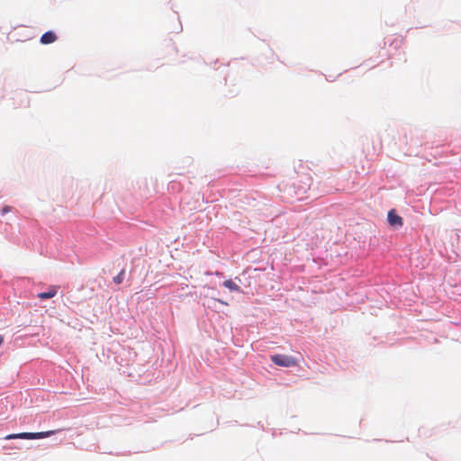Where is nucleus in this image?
<instances>
[{
    "label": "nucleus",
    "mask_w": 461,
    "mask_h": 461,
    "mask_svg": "<svg viewBox=\"0 0 461 461\" xmlns=\"http://www.w3.org/2000/svg\"><path fill=\"white\" fill-rule=\"evenodd\" d=\"M271 361L279 366L292 367L297 366V361L291 356L276 354L271 356Z\"/></svg>",
    "instance_id": "2"
},
{
    "label": "nucleus",
    "mask_w": 461,
    "mask_h": 461,
    "mask_svg": "<svg viewBox=\"0 0 461 461\" xmlns=\"http://www.w3.org/2000/svg\"><path fill=\"white\" fill-rule=\"evenodd\" d=\"M13 211V207L10 205H5L3 207V209L0 211L1 215H5L7 212H10Z\"/></svg>",
    "instance_id": "8"
},
{
    "label": "nucleus",
    "mask_w": 461,
    "mask_h": 461,
    "mask_svg": "<svg viewBox=\"0 0 461 461\" xmlns=\"http://www.w3.org/2000/svg\"><path fill=\"white\" fill-rule=\"evenodd\" d=\"M55 433L54 430L42 431V432H22L16 434H9L5 438V439H39L48 438Z\"/></svg>",
    "instance_id": "1"
},
{
    "label": "nucleus",
    "mask_w": 461,
    "mask_h": 461,
    "mask_svg": "<svg viewBox=\"0 0 461 461\" xmlns=\"http://www.w3.org/2000/svg\"><path fill=\"white\" fill-rule=\"evenodd\" d=\"M124 269H122L116 276L113 277V282L115 284H121L122 283L123 279H124Z\"/></svg>",
    "instance_id": "7"
},
{
    "label": "nucleus",
    "mask_w": 461,
    "mask_h": 461,
    "mask_svg": "<svg viewBox=\"0 0 461 461\" xmlns=\"http://www.w3.org/2000/svg\"><path fill=\"white\" fill-rule=\"evenodd\" d=\"M4 336L3 335H0V347L3 345L4 343Z\"/></svg>",
    "instance_id": "9"
},
{
    "label": "nucleus",
    "mask_w": 461,
    "mask_h": 461,
    "mask_svg": "<svg viewBox=\"0 0 461 461\" xmlns=\"http://www.w3.org/2000/svg\"><path fill=\"white\" fill-rule=\"evenodd\" d=\"M387 219H388L390 225L394 228L402 227L403 224L402 218L401 216H399L395 212V210H393V209L389 211Z\"/></svg>",
    "instance_id": "3"
},
{
    "label": "nucleus",
    "mask_w": 461,
    "mask_h": 461,
    "mask_svg": "<svg viewBox=\"0 0 461 461\" xmlns=\"http://www.w3.org/2000/svg\"><path fill=\"white\" fill-rule=\"evenodd\" d=\"M218 301H219L221 303H222V304H227L226 303H224V302H223V301H221V300H218Z\"/></svg>",
    "instance_id": "10"
},
{
    "label": "nucleus",
    "mask_w": 461,
    "mask_h": 461,
    "mask_svg": "<svg viewBox=\"0 0 461 461\" xmlns=\"http://www.w3.org/2000/svg\"><path fill=\"white\" fill-rule=\"evenodd\" d=\"M57 292H58V286L51 285L49 287L47 292L40 293V294H38L37 296L41 300L50 299V298L54 297L57 294Z\"/></svg>",
    "instance_id": "5"
},
{
    "label": "nucleus",
    "mask_w": 461,
    "mask_h": 461,
    "mask_svg": "<svg viewBox=\"0 0 461 461\" xmlns=\"http://www.w3.org/2000/svg\"><path fill=\"white\" fill-rule=\"evenodd\" d=\"M57 40L58 36L56 33L52 31H49L41 35L40 41L41 44L47 45L55 42Z\"/></svg>",
    "instance_id": "4"
},
{
    "label": "nucleus",
    "mask_w": 461,
    "mask_h": 461,
    "mask_svg": "<svg viewBox=\"0 0 461 461\" xmlns=\"http://www.w3.org/2000/svg\"><path fill=\"white\" fill-rule=\"evenodd\" d=\"M223 285L230 291L239 292L240 286L234 283L231 279L225 280Z\"/></svg>",
    "instance_id": "6"
}]
</instances>
